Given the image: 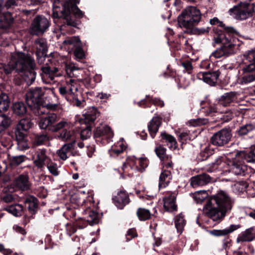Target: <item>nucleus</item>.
Segmentation results:
<instances>
[{
	"label": "nucleus",
	"mask_w": 255,
	"mask_h": 255,
	"mask_svg": "<svg viewBox=\"0 0 255 255\" xmlns=\"http://www.w3.org/2000/svg\"><path fill=\"white\" fill-rule=\"evenodd\" d=\"M135 163L137 164L135 169L140 172H142L148 165V160L146 157H140L136 158Z\"/></svg>",
	"instance_id": "obj_41"
},
{
	"label": "nucleus",
	"mask_w": 255,
	"mask_h": 255,
	"mask_svg": "<svg viewBox=\"0 0 255 255\" xmlns=\"http://www.w3.org/2000/svg\"><path fill=\"white\" fill-rule=\"evenodd\" d=\"M15 15L9 11L4 12L0 19V29H5L13 22Z\"/></svg>",
	"instance_id": "obj_21"
},
{
	"label": "nucleus",
	"mask_w": 255,
	"mask_h": 255,
	"mask_svg": "<svg viewBox=\"0 0 255 255\" xmlns=\"http://www.w3.org/2000/svg\"><path fill=\"white\" fill-rule=\"evenodd\" d=\"M230 15L239 20H244L248 19L252 16L251 10L247 3H240L234 6L229 10Z\"/></svg>",
	"instance_id": "obj_11"
},
{
	"label": "nucleus",
	"mask_w": 255,
	"mask_h": 255,
	"mask_svg": "<svg viewBox=\"0 0 255 255\" xmlns=\"http://www.w3.org/2000/svg\"><path fill=\"white\" fill-rule=\"evenodd\" d=\"M146 98L148 100L149 102L153 104L163 107L164 105L163 101L157 98H153L149 95H146Z\"/></svg>",
	"instance_id": "obj_51"
},
{
	"label": "nucleus",
	"mask_w": 255,
	"mask_h": 255,
	"mask_svg": "<svg viewBox=\"0 0 255 255\" xmlns=\"http://www.w3.org/2000/svg\"><path fill=\"white\" fill-rule=\"evenodd\" d=\"M73 147V143H68L64 144L57 151V154L59 158L63 160H66L68 157V153L71 151Z\"/></svg>",
	"instance_id": "obj_26"
},
{
	"label": "nucleus",
	"mask_w": 255,
	"mask_h": 255,
	"mask_svg": "<svg viewBox=\"0 0 255 255\" xmlns=\"http://www.w3.org/2000/svg\"><path fill=\"white\" fill-rule=\"evenodd\" d=\"M202 193L206 194V191H198L193 195V198L197 203H201L204 200L205 197L202 196Z\"/></svg>",
	"instance_id": "obj_54"
},
{
	"label": "nucleus",
	"mask_w": 255,
	"mask_h": 255,
	"mask_svg": "<svg viewBox=\"0 0 255 255\" xmlns=\"http://www.w3.org/2000/svg\"><path fill=\"white\" fill-rule=\"evenodd\" d=\"M46 166L50 173L53 175L57 176L59 174L57 165L56 163L53 162L51 159L50 160V162L46 165Z\"/></svg>",
	"instance_id": "obj_47"
},
{
	"label": "nucleus",
	"mask_w": 255,
	"mask_h": 255,
	"mask_svg": "<svg viewBox=\"0 0 255 255\" xmlns=\"http://www.w3.org/2000/svg\"><path fill=\"white\" fill-rule=\"evenodd\" d=\"M41 70L42 74H43L42 77V79L48 78L51 79V80H53L55 77L61 76L60 73H58V68H54L52 70L49 65L42 67Z\"/></svg>",
	"instance_id": "obj_18"
},
{
	"label": "nucleus",
	"mask_w": 255,
	"mask_h": 255,
	"mask_svg": "<svg viewBox=\"0 0 255 255\" xmlns=\"http://www.w3.org/2000/svg\"><path fill=\"white\" fill-rule=\"evenodd\" d=\"M211 177L206 174L203 173L193 176L190 178V185L193 188L203 186L211 182Z\"/></svg>",
	"instance_id": "obj_14"
},
{
	"label": "nucleus",
	"mask_w": 255,
	"mask_h": 255,
	"mask_svg": "<svg viewBox=\"0 0 255 255\" xmlns=\"http://www.w3.org/2000/svg\"><path fill=\"white\" fill-rule=\"evenodd\" d=\"M74 81H69L67 83L66 86H61L59 88V91L60 94L65 97L67 99L68 96H72L73 94V88L72 87V84L74 83Z\"/></svg>",
	"instance_id": "obj_29"
},
{
	"label": "nucleus",
	"mask_w": 255,
	"mask_h": 255,
	"mask_svg": "<svg viewBox=\"0 0 255 255\" xmlns=\"http://www.w3.org/2000/svg\"><path fill=\"white\" fill-rule=\"evenodd\" d=\"M201 19L200 10L195 6H188L183 9L178 16V25L181 28L190 30L198 24Z\"/></svg>",
	"instance_id": "obj_5"
},
{
	"label": "nucleus",
	"mask_w": 255,
	"mask_h": 255,
	"mask_svg": "<svg viewBox=\"0 0 255 255\" xmlns=\"http://www.w3.org/2000/svg\"><path fill=\"white\" fill-rule=\"evenodd\" d=\"M161 136L162 139L170 144V148L175 149L177 147V143L176 139L172 135L167 134L166 132H162L161 133Z\"/></svg>",
	"instance_id": "obj_36"
},
{
	"label": "nucleus",
	"mask_w": 255,
	"mask_h": 255,
	"mask_svg": "<svg viewBox=\"0 0 255 255\" xmlns=\"http://www.w3.org/2000/svg\"><path fill=\"white\" fill-rule=\"evenodd\" d=\"M240 225H231L230 227L223 230H213L209 233L214 236H223L227 235L240 228Z\"/></svg>",
	"instance_id": "obj_22"
},
{
	"label": "nucleus",
	"mask_w": 255,
	"mask_h": 255,
	"mask_svg": "<svg viewBox=\"0 0 255 255\" xmlns=\"http://www.w3.org/2000/svg\"><path fill=\"white\" fill-rule=\"evenodd\" d=\"M84 219L90 225L97 224L99 222V218L98 213L91 210L90 208L87 209L84 212Z\"/></svg>",
	"instance_id": "obj_19"
},
{
	"label": "nucleus",
	"mask_w": 255,
	"mask_h": 255,
	"mask_svg": "<svg viewBox=\"0 0 255 255\" xmlns=\"http://www.w3.org/2000/svg\"><path fill=\"white\" fill-rule=\"evenodd\" d=\"M210 23L212 25H218L224 28V31L216 30L214 36V43L221 44V47L212 53V56L216 58H220L223 56H228L234 54L236 50L241 45V42L237 36L238 32L232 27L225 26L222 21L217 17L211 19Z\"/></svg>",
	"instance_id": "obj_1"
},
{
	"label": "nucleus",
	"mask_w": 255,
	"mask_h": 255,
	"mask_svg": "<svg viewBox=\"0 0 255 255\" xmlns=\"http://www.w3.org/2000/svg\"><path fill=\"white\" fill-rule=\"evenodd\" d=\"M65 45H72L76 47H79L81 46V41L79 37L73 36L68 37L63 41Z\"/></svg>",
	"instance_id": "obj_44"
},
{
	"label": "nucleus",
	"mask_w": 255,
	"mask_h": 255,
	"mask_svg": "<svg viewBox=\"0 0 255 255\" xmlns=\"http://www.w3.org/2000/svg\"><path fill=\"white\" fill-rule=\"evenodd\" d=\"M35 67L34 60L31 56L23 52H16L12 55L7 65L0 67V78H5L2 76L3 72L8 74L15 70L18 73H22L27 80H35Z\"/></svg>",
	"instance_id": "obj_2"
},
{
	"label": "nucleus",
	"mask_w": 255,
	"mask_h": 255,
	"mask_svg": "<svg viewBox=\"0 0 255 255\" xmlns=\"http://www.w3.org/2000/svg\"><path fill=\"white\" fill-rule=\"evenodd\" d=\"M59 137L63 141H66L71 140L70 143L75 142V135L73 130H63L60 134Z\"/></svg>",
	"instance_id": "obj_32"
},
{
	"label": "nucleus",
	"mask_w": 255,
	"mask_h": 255,
	"mask_svg": "<svg viewBox=\"0 0 255 255\" xmlns=\"http://www.w3.org/2000/svg\"><path fill=\"white\" fill-rule=\"evenodd\" d=\"M99 116V112L95 108H93L83 115V120L85 124H89L93 122Z\"/></svg>",
	"instance_id": "obj_27"
},
{
	"label": "nucleus",
	"mask_w": 255,
	"mask_h": 255,
	"mask_svg": "<svg viewBox=\"0 0 255 255\" xmlns=\"http://www.w3.org/2000/svg\"><path fill=\"white\" fill-rule=\"evenodd\" d=\"M168 157L169 158H168L167 159H165L161 160L162 161L163 166L166 169L172 168L173 164L171 160V156L170 155Z\"/></svg>",
	"instance_id": "obj_59"
},
{
	"label": "nucleus",
	"mask_w": 255,
	"mask_h": 255,
	"mask_svg": "<svg viewBox=\"0 0 255 255\" xmlns=\"http://www.w3.org/2000/svg\"><path fill=\"white\" fill-rule=\"evenodd\" d=\"M5 210L15 216H19L23 211V207L20 204H15L8 207Z\"/></svg>",
	"instance_id": "obj_40"
},
{
	"label": "nucleus",
	"mask_w": 255,
	"mask_h": 255,
	"mask_svg": "<svg viewBox=\"0 0 255 255\" xmlns=\"http://www.w3.org/2000/svg\"><path fill=\"white\" fill-rule=\"evenodd\" d=\"M137 236V233L135 229H129L127 232L126 235V239L127 241H129L131 240L132 238Z\"/></svg>",
	"instance_id": "obj_61"
},
{
	"label": "nucleus",
	"mask_w": 255,
	"mask_h": 255,
	"mask_svg": "<svg viewBox=\"0 0 255 255\" xmlns=\"http://www.w3.org/2000/svg\"><path fill=\"white\" fill-rule=\"evenodd\" d=\"M57 120V114L55 113L49 114L47 117L41 118L39 121V126L41 129H48L52 132L58 130L68 126V123L65 121H61L55 124Z\"/></svg>",
	"instance_id": "obj_7"
},
{
	"label": "nucleus",
	"mask_w": 255,
	"mask_h": 255,
	"mask_svg": "<svg viewBox=\"0 0 255 255\" xmlns=\"http://www.w3.org/2000/svg\"><path fill=\"white\" fill-rule=\"evenodd\" d=\"M25 204L31 214H34L36 213L38 207L36 198L33 197L27 198L25 200Z\"/></svg>",
	"instance_id": "obj_33"
},
{
	"label": "nucleus",
	"mask_w": 255,
	"mask_h": 255,
	"mask_svg": "<svg viewBox=\"0 0 255 255\" xmlns=\"http://www.w3.org/2000/svg\"><path fill=\"white\" fill-rule=\"evenodd\" d=\"M49 26L48 20L44 16L37 15L31 25V33L33 35L43 34Z\"/></svg>",
	"instance_id": "obj_12"
},
{
	"label": "nucleus",
	"mask_w": 255,
	"mask_h": 255,
	"mask_svg": "<svg viewBox=\"0 0 255 255\" xmlns=\"http://www.w3.org/2000/svg\"><path fill=\"white\" fill-rule=\"evenodd\" d=\"M35 43L38 51L36 53L45 55L47 48L46 40L42 38L38 39L35 41Z\"/></svg>",
	"instance_id": "obj_37"
},
{
	"label": "nucleus",
	"mask_w": 255,
	"mask_h": 255,
	"mask_svg": "<svg viewBox=\"0 0 255 255\" xmlns=\"http://www.w3.org/2000/svg\"><path fill=\"white\" fill-rule=\"evenodd\" d=\"M32 123L28 118H24L19 121L17 126L24 130H28L32 126Z\"/></svg>",
	"instance_id": "obj_45"
},
{
	"label": "nucleus",
	"mask_w": 255,
	"mask_h": 255,
	"mask_svg": "<svg viewBox=\"0 0 255 255\" xmlns=\"http://www.w3.org/2000/svg\"><path fill=\"white\" fill-rule=\"evenodd\" d=\"M246 59L251 63H255V50L249 51L245 55Z\"/></svg>",
	"instance_id": "obj_56"
},
{
	"label": "nucleus",
	"mask_w": 255,
	"mask_h": 255,
	"mask_svg": "<svg viewBox=\"0 0 255 255\" xmlns=\"http://www.w3.org/2000/svg\"><path fill=\"white\" fill-rule=\"evenodd\" d=\"M231 137V130L225 128L214 133L210 138V142L213 145L221 147L228 143Z\"/></svg>",
	"instance_id": "obj_9"
},
{
	"label": "nucleus",
	"mask_w": 255,
	"mask_h": 255,
	"mask_svg": "<svg viewBox=\"0 0 255 255\" xmlns=\"http://www.w3.org/2000/svg\"><path fill=\"white\" fill-rule=\"evenodd\" d=\"M166 148L161 145H159L155 148V152L161 160L165 159H167L168 158V157L170 156L169 155H167L166 154Z\"/></svg>",
	"instance_id": "obj_46"
},
{
	"label": "nucleus",
	"mask_w": 255,
	"mask_h": 255,
	"mask_svg": "<svg viewBox=\"0 0 255 255\" xmlns=\"http://www.w3.org/2000/svg\"><path fill=\"white\" fill-rule=\"evenodd\" d=\"M13 184L14 187L22 191L29 189L31 185L28 176L26 174H21L16 177L13 181Z\"/></svg>",
	"instance_id": "obj_15"
},
{
	"label": "nucleus",
	"mask_w": 255,
	"mask_h": 255,
	"mask_svg": "<svg viewBox=\"0 0 255 255\" xmlns=\"http://www.w3.org/2000/svg\"><path fill=\"white\" fill-rule=\"evenodd\" d=\"M244 73H250L255 71V62L251 63L243 68Z\"/></svg>",
	"instance_id": "obj_57"
},
{
	"label": "nucleus",
	"mask_w": 255,
	"mask_h": 255,
	"mask_svg": "<svg viewBox=\"0 0 255 255\" xmlns=\"http://www.w3.org/2000/svg\"><path fill=\"white\" fill-rule=\"evenodd\" d=\"M75 67L73 64L66 65L65 71L67 78H72L74 76L73 71L76 70Z\"/></svg>",
	"instance_id": "obj_53"
},
{
	"label": "nucleus",
	"mask_w": 255,
	"mask_h": 255,
	"mask_svg": "<svg viewBox=\"0 0 255 255\" xmlns=\"http://www.w3.org/2000/svg\"><path fill=\"white\" fill-rule=\"evenodd\" d=\"M174 222L177 230L178 232L181 233L186 224L184 216L182 214L178 215L175 217Z\"/></svg>",
	"instance_id": "obj_34"
},
{
	"label": "nucleus",
	"mask_w": 255,
	"mask_h": 255,
	"mask_svg": "<svg viewBox=\"0 0 255 255\" xmlns=\"http://www.w3.org/2000/svg\"><path fill=\"white\" fill-rule=\"evenodd\" d=\"M92 134L91 128L90 126H87L86 128L81 131L80 136L83 140L86 139L90 137Z\"/></svg>",
	"instance_id": "obj_50"
},
{
	"label": "nucleus",
	"mask_w": 255,
	"mask_h": 255,
	"mask_svg": "<svg viewBox=\"0 0 255 255\" xmlns=\"http://www.w3.org/2000/svg\"><path fill=\"white\" fill-rule=\"evenodd\" d=\"M236 93L233 92L225 93L219 99V104L224 107L228 106L235 99Z\"/></svg>",
	"instance_id": "obj_25"
},
{
	"label": "nucleus",
	"mask_w": 255,
	"mask_h": 255,
	"mask_svg": "<svg viewBox=\"0 0 255 255\" xmlns=\"http://www.w3.org/2000/svg\"><path fill=\"white\" fill-rule=\"evenodd\" d=\"M63 111L62 105L58 102L57 98L51 93L44 97L38 108H35L34 114L36 116H41L48 114L49 111L61 112Z\"/></svg>",
	"instance_id": "obj_6"
},
{
	"label": "nucleus",
	"mask_w": 255,
	"mask_h": 255,
	"mask_svg": "<svg viewBox=\"0 0 255 255\" xmlns=\"http://www.w3.org/2000/svg\"><path fill=\"white\" fill-rule=\"evenodd\" d=\"M26 130H23L22 128H19V127L16 126L15 130V135L16 140H22L26 138Z\"/></svg>",
	"instance_id": "obj_49"
},
{
	"label": "nucleus",
	"mask_w": 255,
	"mask_h": 255,
	"mask_svg": "<svg viewBox=\"0 0 255 255\" xmlns=\"http://www.w3.org/2000/svg\"><path fill=\"white\" fill-rule=\"evenodd\" d=\"M46 138L47 136L45 134L37 135L35 137L34 143L36 145H41L46 140Z\"/></svg>",
	"instance_id": "obj_52"
},
{
	"label": "nucleus",
	"mask_w": 255,
	"mask_h": 255,
	"mask_svg": "<svg viewBox=\"0 0 255 255\" xmlns=\"http://www.w3.org/2000/svg\"><path fill=\"white\" fill-rule=\"evenodd\" d=\"M255 129V123H248L240 127L238 130L239 134L240 135H244L248 132Z\"/></svg>",
	"instance_id": "obj_42"
},
{
	"label": "nucleus",
	"mask_w": 255,
	"mask_h": 255,
	"mask_svg": "<svg viewBox=\"0 0 255 255\" xmlns=\"http://www.w3.org/2000/svg\"><path fill=\"white\" fill-rule=\"evenodd\" d=\"M80 0H55L53 3V17L64 16L68 25L76 26L77 21L69 18L68 14H73L77 18L83 16V12L77 6Z\"/></svg>",
	"instance_id": "obj_4"
},
{
	"label": "nucleus",
	"mask_w": 255,
	"mask_h": 255,
	"mask_svg": "<svg viewBox=\"0 0 255 255\" xmlns=\"http://www.w3.org/2000/svg\"><path fill=\"white\" fill-rule=\"evenodd\" d=\"M220 74V71L217 70L212 72L200 73L199 74L198 76L199 80H213L214 79L217 80Z\"/></svg>",
	"instance_id": "obj_38"
},
{
	"label": "nucleus",
	"mask_w": 255,
	"mask_h": 255,
	"mask_svg": "<svg viewBox=\"0 0 255 255\" xmlns=\"http://www.w3.org/2000/svg\"><path fill=\"white\" fill-rule=\"evenodd\" d=\"M33 162L38 169L42 170L50 162V158L46 154L45 149H39L35 152L32 157Z\"/></svg>",
	"instance_id": "obj_13"
},
{
	"label": "nucleus",
	"mask_w": 255,
	"mask_h": 255,
	"mask_svg": "<svg viewBox=\"0 0 255 255\" xmlns=\"http://www.w3.org/2000/svg\"><path fill=\"white\" fill-rule=\"evenodd\" d=\"M182 66L188 74L191 73L192 69V65L190 62L185 61L183 62L182 63Z\"/></svg>",
	"instance_id": "obj_64"
},
{
	"label": "nucleus",
	"mask_w": 255,
	"mask_h": 255,
	"mask_svg": "<svg viewBox=\"0 0 255 255\" xmlns=\"http://www.w3.org/2000/svg\"><path fill=\"white\" fill-rule=\"evenodd\" d=\"M233 202L229 195L223 191H219L204 206V213L214 221L220 222L226 213L232 208Z\"/></svg>",
	"instance_id": "obj_3"
},
{
	"label": "nucleus",
	"mask_w": 255,
	"mask_h": 255,
	"mask_svg": "<svg viewBox=\"0 0 255 255\" xmlns=\"http://www.w3.org/2000/svg\"><path fill=\"white\" fill-rule=\"evenodd\" d=\"M37 59L39 64H41L44 61L47 59V62H49L50 64L52 63V59L49 57H46L44 55H41V54L36 53Z\"/></svg>",
	"instance_id": "obj_58"
},
{
	"label": "nucleus",
	"mask_w": 255,
	"mask_h": 255,
	"mask_svg": "<svg viewBox=\"0 0 255 255\" xmlns=\"http://www.w3.org/2000/svg\"><path fill=\"white\" fill-rule=\"evenodd\" d=\"M19 0H8L4 4V7L7 9L13 8L14 6H17L19 3Z\"/></svg>",
	"instance_id": "obj_60"
},
{
	"label": "nucleus",
	"mask_w": 255,
	"mask_h": 255,
	"mask_svg": "<svg viewBox=\"0 0 255 255\" xmlns=\"http://www.w3.org/2000/svg\"><path fill=\"white\" fill-rule=\"evenodd\" d=\"M10 101L4 93L0 94V112L6 111L9 107Z\"/></svg>",
	"instance_id": "obj_35"
},
{
	"label": "nucleus",
	"mask_w": 255,
	"mask_h": 255,
	"mask_svg": "<svg viewBox=\"0 0 255 255\" xmlns=\"http://www.w3.org/2000/svg\"><path fill=\"white\" fill-rule=\"evenodd\" d=\"M88 223L85 220L84 218L80 219L79 221H76L74 223V225L77 226L79 229H83L87 226Z\"/></svg>",
	"instance_id": "obj_62"
},
{
	"label": "nucleus",
	"mask_w": 255,
	"mask_h": 255,
	"mask_svg": "<svg viewBox=\"0 0 255 255\" xmlns=\"http://www.w3.org/2000/svg\"><path fill=\"white\" fill-rule=\"evenodd\" d=\"M11 123L10 118L5 114L0 115V134L4 131Z\"/></svg>",
	"instance_id": "obj_30"
},
{
	"label": "nucleus",
	"mask_w": 255,
	"mask_h": 255,
	"mask_svg": "<svg viewBox=\"0 0 255 255\" xmlns=\"http://www.w3.org/2000/svg\"><path fill=\"white\" fill-rule=\"evenodd\" d=\"M162 119L160 117L155 116L152 118L148 125V130L152 138H154L159 128L161 126Z\"/></svg>",
	"instance_id": "obj_17"
},
{
	"label": "nucleus",
	"mask_w": 255,
	"mask_h": 255,
	"mask_svg": "<svg viewBox=\"0 0 255 255\" xmlns=\"http://www.w3.org/2000/svg\"><path fill=\"white\" fill-rule=\"evenodd\" d=\"M172 178V175L170 170L165 169L159 177V182L158 187L159 189L165 188L170 183Z\"/></svg>",
	"instance_id": "obj_24"
},
{
	"label": "nucleus",
	"mask_w": 255,
	"mask_h": 255,
	"mask_svg": "<svg viewBox=\"0 0 255 255\" xmlns=\"http://www.w3.org/2000/svg\"><path fill=\"white\" fill-rule=\"evenodd\" d=\"M17 145L19 149L23 150L28 148V144L26 140V138L22 140H17Z\"/></svg>",
	"instance_id": "obj_55"
},
{
	"label": "nucleus",
	"mask_w": 255,
	"mask_h": 255,
	"mask_svg": "<svg viewBox=\"0 0 255 255\" xmlns=\"http://www.w3.org/2000/svg\"><path fill=\"white\" fill-rule=\"evenodd\" d=\"M12 109L14 113L18 116L23 115L26 112V108L22 102L14 103L13 105Z\"/></svg>",
	"instance_id": "obj_39"
},
{
	"label": "nucleus",
	"mask_w": 255,
	"mask_h": 255,
	"mask_svg": "<svg viewBox=\"0 0 255 255\" xmlns=\"http://www.w3.org/2000/svg\"><path fill=\"white\" fill-rule=\"evenodd\" d=\"M12 253L10 249L5 248L3 244H0V253L3 255H10Z\"/></svg>",
	"instance_id": "obj_63"
},
{
	"label": "nucleus",
	"mask_w": 255,
	"mask_h": 255,
	"mask_svg": "<svg viewBox=\"0 0 255 255\" xmlns=\"http://www.w3.org/2000/svg\"><path fill=\"white\" fill-rule=\"evenodd\" d=\"M25 158L24 155L14 156L10 160V164L12 166H17L24 161Z\"/></svg>",
	"instance_id": "obj_48"
},
{
	"label": "nucleus",
	"mask_w": 255,
	"mask_h": 255,
	"mask_svg": "<svg viewBox=\"0 0 255 255\" xmlns=\"http://www.w3.org/2000/svg\"><path fill=\"white\" fill-rule=\"evenodd\" d=\"M113 200L115 205L121 209H123L130 201L128 194L125 191L122 190L118 193Z\"/></svg>",
	"instance_id": "obj_16"
},
{
	"label": "nucleus",
	"mask_w": 255,
	"mask_h": 255,
	"mask_svg": "<svg viewBox=\"0 0 255 255\" xmlns=\"http://www.w3.org/2000/svg\"><path fill=\"white\" fill-rule=\"evenodd\" d=\"M176 196L175 194L171 193L163 199L164 208L168 212H173L177 209V205L175 203Z\"/></svg>",
	"instance_id": "obj_20"
},
{
	"label": "nucleus",
	"mask_w": 255,
	"mask_h": 255,
	"mask_svg": "<svg viewBox=\"0 0 255 255\" xmlns=\"http://www.w3.org/2000/svg\"><path fill=\"white\" fill-rule=\"evenodd\" d=\"M139 219L141 221H145L150 218L151 214L150 211L144 208H139L136 212Z\"/></svg>",
	"instance_id": "obj_43"
},
{
	"label": "nucleus",
	"mask_w": 255,
	"mask_h": 255,
	"mask_svg": "<svg viewBox=\"0 0 255 255\" xmlns=\"http://www.w3.org/2000/svg\"><path fill=\"white\" fill-rule=\"evenodd\" d=\"M112 134V133L111 128L107 125L101 126L97 127L94 132V135L96 137L105 135H108L110 136Z\"/></svg>",
	"instance_id": "obj_31"
},
{
	"label": "nucleus",
	"mask_w": 255,
	"mask_h": 255,
	"mask_svg": "<svg viewBox=\"0 0 255 255\" xmlns=\"http://www.w3.org/2000/svg\"><path fill=\"white\" fill-rule=\"evenodd\" d=\"M44 96V92L41 88H36L30 90L26 94V102L28 106L31 109L34 113L35 108H38L42 102V97Z\"/></svg>",
	"instance_id": "obj_10"
},
{
	"label": "nucleus",
	"mask_w": 255,
	"mask_h": 255,
	"mask_svg": "<svg viewBox=\"0 0 255 255\" xmlns=\"http://www.w3.org/2000/svg\"><path fill=\"white\" fill-rule=\"evenodd\" d=\"M241 156L243 154V158L244 160H246L249 163H255V145L252 146L250 151H240L238 152Z\"/></svg>",
	"instance_id": "obj_28"
},
{
	"label": "nucleus",
	"mask_w": 255,
	"mask_h": 255,
	"mask_svg": "<svg viewBox=\"0 0 255 255\" xmlns=\"http://www.w3.org/2000/svg\"><path fill=\"white\" fill-rule=\"evenodd\" d=\"M255 228L252 227L247 229L239 235L237 239V243L251 242L254 239Z\"/></svg>",
	"instance_id": "obj_23"
},
{
	"label": "nucleus",
	"mask_w": 255,
	"mask_h": 255,
	"mask_svg": "<svg viewBox=\"0 0 255 255\" xmlns=\"http://www.w3.org/2000/svg\"><path fill=\"white\" fill-rule=\"evenodd\" d=\"M243 154L241 156L238 152L235 157L229 162V171L236 175L245 176L249 168L244 162Z\"/></svg>",
	"instance_id": "obj_8"
}]
</instances>
